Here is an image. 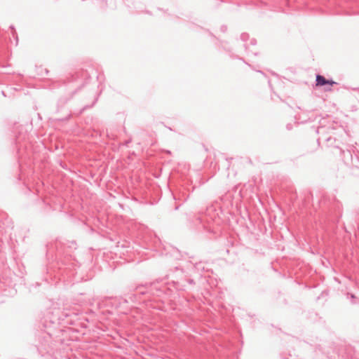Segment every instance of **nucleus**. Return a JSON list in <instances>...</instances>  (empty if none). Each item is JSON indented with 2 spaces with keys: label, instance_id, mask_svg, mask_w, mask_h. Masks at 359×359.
Here are the masks:
<instances>
[{
  "label": "nucleus",
  "instance_id": "f257e3e1",
  "mask_svg": "<svg viewBox=\"0 0 359 359\" xmlns=\"http://www.w3.org/2000/svg\"><path fill=\"white\" fill-rule=\"evenodd\" d=\"M316 86H323L326 84L333 85L336 83L332 80H327L324 76L321 75H317L316 76Z\"/></svg>",
  "mask_w": 359,
  "mask_h": 359
}]
</instances>
